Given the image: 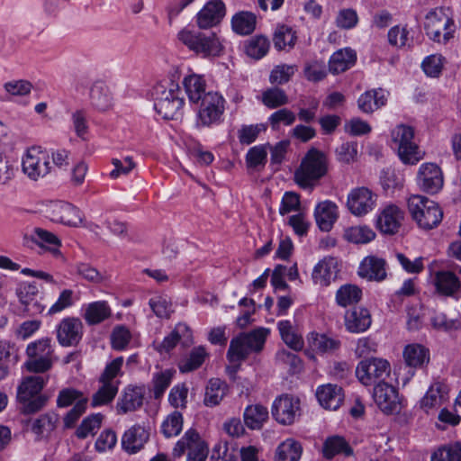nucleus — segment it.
Wrapping results in <instances>:
<instances>
[{
	"mask_svg": "<svg viewBox=\"0 0 461 461\" xmlns=\"http://www.w3.org/2000/svg\"><path fill=\"white\" fill-rule=\"evenodd\" d=\"M177 39L202 58L218 57L223 50L220 37L211 31L185 27L177 33Z\"/></svg>",
	"mask_w": 461,
	"mask_h": 461,
	"instance_id": "obj_1",
	"label": "nucleus"
},
{
	"mask_svg": "<svg viewBox=\"0 0 461 461\" xmlns=\"http://www.w3.org/2000/svg\"><path fill=\"white\" fill-rule=\"evenodd\" d=\"M53 351L51 339L49 338L31 342L26 348L28 356L24 363L26 369L34 373H44L50 370L53 365Z\"/></svg>",
	"mask_w": 461,
	"mask_h": 461,
	"instance_id": "obj_9",
	"label": "nucleus"
},
{
	"mask_svg": "<svg viewBox=\"0 0 461 461\" xmlns=\"http://www.w3.org/2000/svg\"><path fill=\"white\" fill-rule=\"evenodd\" d=\"M388 93L382 89L367 90L357 99V107L364 113H373L386 104Z\"/></svg>",
	"mask_w": 461,
	"mask_h": 461,
	"instance_id": "obj_27",
	"label": "nucleus"
},
{
	"mask_svg": "<svg viewBox=\"0 0 461 461\" xmlns=\"http://www.w3.org/2000/svg\"><path fill=\"white\" fill-rule=\"evenodd\" d=\"M33 240L41 247L48 248L51 253L57 254L60 245L59 240L51 232L41 228L34 230Z\"/></svg>",
	"mask_w": 461,
	"mask_h": 461,
	"instance_id": "obj_62",
	"label": "nucleus"
},
{
	"mask_svg": "<svg viewBox=\"0 0 461 461\" xmlns=\"http://www.w3.org/2000/svg\"><path fill=\"white\" fill-rule=\"evenodd\" d=\"M101 386L92 397L93 406L110 403L118 393L119 386L110 383H100Z\"/></svg>",
	"mask_w": 461,
	"mask_h": 461,
	"instance_id": "obj_55",
	"label": "nucleus"
},
{
	"mask_svg": "<svg viewBox=\"0 0 461 461\" xmlns=\"http://www.w3.org/2000/svg\"><path fill=\"white\" fill-rule=\"evenodd\" d=\"M448 393V386L441 382L435 381L420 400V407L428 411L429 409L441 405Z\"/></svg>",
	"mask_w": 461,
	"mask_h": 461,
	"instance_id": "obj_33",
	"label": "nucleus"
},
{
	"mask_svg": "<svg viewBox=\"0 0 461 461\" xmlns=\"http://www.w3.org/2000/svg\"><path fill=\"white\" fill-rule=\"evenodd\" d=\"M392 142L397 149L398 156L404 164L414 165L423 158L414 141V130L412 127L399 124L391 131Z\"/></svg>",
	"mask_w": 461,
	"mask_h": 461,
	"instance_id": "obj_7",
	"label": "nucleus"
},
{
	"mask_svg": "<svg viewBox=\"0 0 461 461\" xmlns=\"http://www.w3.org/2000/svg\"><path fill=\"white\" fill-rule=\"evenodd\" d=\"M22 170L31 180L43 178L51 170L50 154L41 147L29 148L22 158Z\"/></svg>",
	"mask_w": 461,
	"mask_h": 461,
	"instance_id": "obj_11",
	"label": "nucleus"
},
{
	"mask_svg": "<svg viewBox=\"0 0 461 461\" xmlns=\"http://www.w3.org/2000/svg\"><path fill=\"white\" fill-rule=\"evenodd\" d=\"M269 46V41L266 37L255 36L246 42L245 51L249 57L260 59L267 55Z\"/></svg>",
	"mask_w": 461,
	"mask_h": 461,
	"instance_id": "obj_52",
	"label": "nucleus"
},
{
	"mask_svg": "<svg viewBox=\"0 0 461 461\" xmlns=\"http://www.w3.org/2000/svg\"><path fill=\"white\" fill-rule=\"evenodd\" d=\"M112 310L105 301H96L86 306L84 319L89 325H96L110 318Z\"/></svg>",
	"mask_w": 461,
	"mask_h": 461,
	"instance_id": "obj_36",
	"label": "nucleus"
},
{
	"mask_svg": "<svg viewBox=\"0 0 461 461\" xmlns=\"http://www.w3.org/2000/svg\"><path fill=\"white\" fill-rule=\"evenodd\" d=\"M185 93L192 103H197L203 99L205 93V80L200 75L192 74L183 80Z\"/></svg>",
	"mask_w": 461,
	"mask_h": 461,
	"instance_id": "obj_41",
	"label": "nucleus"
},
{
	"mask_svg": "<svg viewBox=\"0 0 461 461\" xmlns=\"http://www.w3.org/2000/svg\"><path fill=\"white\" fill-rule=\"evenodd\" d=\"M184 453H186V461H206L209 447L196 430L185 431L173 448L175 457H180Z\"/></svg>",
	"mask_w": 461,
	"mask_h": 461,
	"instance_id": "obj_10",
	"label": "nucleus"
},
{
	"mask_svg": "<svg viewBox=\"0 0 461 461\" xmlns=\"http://www.w3.org/2000/svg\"><path fill=\"white\" fill-rule=\"evenodd\" d=\"M328 170L326 155L317 149H311L303 158L299 168L294 173L295 182L304 189H312Z\"/></svg>",
	"mask_w": 461,
	"mask_h": 461,
	"instance_id": "obj_3",
	"label": "nucleus"
},
{
	"mask_svg": "<svg viewBox=\"0 0 461 461\" xmlns=\"http://www.w3.org/2000/svg\"><path fill=\"white\" fill-rule=\"evenodd\" d=\"M432 327L439 331L451 332L461 328V321L457 318H448L443 312L435 313L430 320Z\"/></svg>",
	"mask_w": 461,
	"mask_h": 461,
	"instance_id": "obj_57",
	"label": "nucleus"
},
{
	"mask_svg": "<svg viewBox=\"0 0 461 461\" xmlns=\"http://www.w3.org/2000/svg\"><path fill=\"white\" fill-rule=\"evenodd\" d=\"M103 415L101 413L91 414L85 418L76 430L78 438H86L89 435H94L101 427Z\"/></svg>",
	"mask_w": 461,
	"mask_h": 461,
	"instance_id": "obj_56",
	"label": "nucleus"
},
{
	"mask_svg": "<svg viewBox=\"0 0 461 461\" xmlns=\"http://www.w3.org/2000/svg\"><path fill=\"white\" fill-rule=\"evenodd\" d=\"M371 322V314L366 308L356 307L345 314V326L348 331L353 333L366 331Z\"/></svg>",
	"mask_w": 461,
	"mask_h": 461,
	"instance_id": "obj_30",
	"label": "nucleus"
},
{
	"mask_svg": "<svg viewBox=\"0 0 461 461\" xmlns=\"http://www.w3.org/2000/svg\"><path fill=\"white\" fill-rule=\"evenodd\" d=\"M183 429V416L175 411L169 414L161 425L162 433L166 438L177 436Z\"/></svg>",
	"mask_w": 461,
	"mask_h": 461,
	"instance_id": "obj_60",
	"label": "nucleus"
},
{
	"mask_svg": "<svg viewBox=\"0 0 461 461\" xmlns=\"http://www.w3.org/2000/svg\"><path fill=\"white\" fill-rule=\"evenodd\" d=\"M153 96L155 110L166 120L175 119L185 104L180 86L173 80L158 83L154 86Z\"/></svg>",
	"mask_w": 461,
	"mask_h": 461,
	"instance_id": "obj_2",
	"label": "nucleus"
},
{
	"mask_svg": "<svg viewBox=\"0 0 461 461\" xmlns=\"http://www.w3.org/2000/svg\"><path fill=\"white\" fill-rule=\"evenodd\" d=\"M268 330L259 328L250 332L241 333L232 339L227 352V357L231 363L244 360L251 352H258L263 348Z\"/></svg>",
	"mask_w": 461,
	"mask_h": 461,
	"instance_id": "obj_6",
	"label": "nucleus"
},
{
	"mask_svg": "<svg viewBox=\"0 0 461 461\" xmlns=\"http://www.w3.org/2000/svg\"><path fill=\"white\" fill-rule=\"evenodd\" d=\"M226 15V6L221 0H210L195 15L199 29L208 30L221 23Z\"/></svg>",
	"mask_w": 461,
	"mask_h": 461,
	"instance_id": "obj_19",
	"label": "nucleus"
},
{
	"mask_svg": "<svg viewBox=\"0 0 461 461\" xmlns=\"http://www.w3.org/2000/svg\"><path fill=\"white\" fill-rule=\"evenodd\" d=\"M296 116L294 112L289 109L282 108L273 113L268 122L273 130H278L281 124L290 126L295 122Z\"/></svg>",
	"mask_w": 461,
	"mask_h": 461,
	"instance_id": "obj_64",
	"label": "nucleus"
},
{
	"mask_svg": "<svg viewBox=\"0 0 461 461\" xmlns=\"http://www.w3.org/2000/svg\"><path fill=\"white\" fill-rule=\"evenodd\" d=\"M377 194L371 189L361 186L353 188L348 194L347 207L355 216H365L376 206Z\"/></svg>",
	"mask_w": 461,
	"mask_h": 461,
	"instance_id": "obj_15",
	"label": "nucleus"
},
{
	"mask_svg": "<svg viewBox=\"0 0 461 461\" xmlns=\"http://www.w3.org/2000/svg\"><path fill=\"white\" fill-rule=\"evenodd\" d=\"M409 212L417 225L431 230L442 221L443 212L437 203L420 194L411 195L407 202Z\"/></svg>",
	"mask_w": 461,
	"mask_h": 461,
	"instance_id": "obj_5",
	"label": "nucleus"
},
{
	"mask_svg": "<svg viewBox=\"0 0 461 461\" xmlns=\"http://www.w3.org/2000/svg\"><path fill=\"white\" fill-rule=\"evenodd\" d=\"M434 285L436 291L444 296L456 298L461 293V281L452 271H438L435 274Z\"/></svg>",
	"mask_w": 461,
	"mask_h": 461,
	"instance_id": "obj_23",
	"label": "nucleus"
},
{
	"mask_svg": "<svg viewBox=\"0 0 461 461\" xmlns=\"http://www.w3.org/2000/svg\"><path fill=\"white\" fill-rule=\"evenodd\" d=\"M111 346L113 349L124 350L131 339L130 330L124 325H116L111 333Z\"/></svg>",
	"mask_w": 461,
	"mask_h": 461,
	"instance_id": "obj_59",
	"label": "nucleus"
},
{
	"mask_svg": "<svg viewBox=\"0 0 461 461\" xmlns=\"http://www.w3.org/2000/svg\"><path fill=\"white\" fill-rule=\"evenodd\" d=\"M123 362V357H118L108 363L99 377V383H110L119 386L120 381L118 377L123 374L122 371Z\"/></svg>",
	"mask_w": 461,
	"mask_h": 461,
	"instance_id": "obj_51",
	"label": "nucleus"
},
{
	"mask_svg": "<svg viewBox=\"0 0 461 461\" xmlns=\"http://www.w3.org/2000/svg\"><path fill=\"white\" fill-rule=\"evenodd\" d=\"M207 353L203 347H197L192 349L190 354L181 359L178 363V368L182 373L192 372L199 368L205 360Z\"/></svg>",
	"mask_w": 461,
	"mask_h": 461,
	"instance_id": "obj_49",
	"label": "nucleus"
},
{
	"mask_svg": "<svg viewBox=\"0 0 461 461\" xmlns=\"http://www.w3.org/2000/svg\"><path fill=\"white\" fill-rule=\"evenodd\" d=\"M316 397L323 408L335 411L342 404L344 393L340 386L328 384L318 387Z\"/></svg>",
	"mask_w": 461,
	"mask_h": 461,
	"instance_id": "obj_28",
	"label": "nucleus"
},
{
	"mask_svg": "<svg viewBox=\"0 0 461 461\" xmlns=\"http://www.w3.org/2000/svg\"><path fill=\"white\" fill-rule=\"evenodd\" d=\"M81 401L84 402V405H87V397L82 392L74 388H65L58 394L57 405L59 408H66L72 404H77Z\"/></svg>",
	"mask_w": 461,
	"mask_h": 461,
	"instance_id": "obj_54",
	"label": "nucleus"
},
{
	"mask_svg": "<svg viewBox=\"0 0 461 461\" xmlns=\"http://www.w3.org/2000/svg\"><path fill=\"white\" fill-rule=\"evenodd\" d=\"M90 101L94 107L105 111L112 105L111 93L103 82L95 83L90 89Z\"/></svg>",
	"mask_w": 461,
	"mask_h": 461,
	"instance_id": "obj_42",
	"label": "nucleus"
},
{
	"mask_svg": "<svg viewBox=\"0 0 461 461\" xmlns=\"http://www.w3.org/2000/svg\"><path fill=\"white\" fill-rule=\"evenodd\" d=\"M16 295L23 312L29 315L41 314L45 306L39 300V289L34 283H23L16 289Z\"/></svg>",
	"mask_w": 461,
	"mask_h": 461,
	"instance_id": "obj_20",
	"label": "nucleus"
},
{
	"mask_svg": "<svg viewBox=\"0 0 461 461\" xmlns=\"http://www.w3.org/2000/svg\"><path fill=\"white\" fill-rule=\"evenodd\" d=\"M273 418L282 425H291L301 415V402L298 397L282 394L272 404Z\"/></svg>",
	"mask_w": 461,
	"mask_h": 461,
	"instance_id": "obj_13",
	"label": "nucleus"
},
{
	"mask_svg": "<svg viewBox=\"0 0 461 461\" xmlns=\"http://www.w3.org/2000/svg\"><path fill=\"white\" fill-rule=\"evenodd\" d=\"M417 184L425 193L430 194L438 193L444 185L440 167L435 163L421 164L417 175Z\"/></svg>",
	"mask_w": 461,
	"mask_h": 461,
	"instance_id": "obj_18",
	"label": "nucleus"
},
{
	"mask_svg": "<svg viewBox=\"0 0 461 461\" xmlns=\"http://www.w3.org/2000/svg\"><path fill=\"white\" fill-rule=\"evenodd\" d=\"M261 101L267 108L275 109L289 103L285 92L279 87H271L262 93Z\"/></svg>",
	"mask_w": 461,
	"mask_h": 461,
	"instance_id": "obj_53",
	"label": "nucleus"
},
{
	"mask_svg": "<svg viewBox=\"0 0 461 461\" xmlns=\"http://www.w3.org/2000/svg\"><path fill=\"white\" fill-rule=\"evenodd\" d=\"M296 39L295 32L291 27L279 25L274 33V46L278 50H285L286 48L291 50L294 47Z\"/></svg>",
	"mask_w": 461,
	"mask_h": 461,
	"instance_id": "obj_48",
	"label": "nucleus"
},
{
	"mask_svg": "<svg viewBox=\"0 0 461 461\" xmlns=\"http://www.w3.org/2000/svg\"><path fill=\"white\" fill-rule=\"evenodd\" d=\"M228 384L220 378H212L205 386L203 403L207 407H214L221 403L228 393Z\"/></svg>",
	"mask_w": 461,
	"mask_h": 461,
	"instance_id": "obj_32",
	"label": "nucleus"
},
{
	"mask_svg": "<svg viewBox=\"0 0 461 461\" xmlns=\"http://www.w3.org/2000/svg\"><path fill=\"white\" fill-rule=\"evenodd\" d=\"M244 422L250 429H260L268 420V411L260 404L248 406L243 414Z\"/></svg>",
	"mask_w": 461,
	"mask_h": 461,
	"instance_id": "obj_40",
	"label": "nucleus"
},
{
	"mask_svg": "<svg viewBox=\"0 0 461 461\" xmlns=\"http://www.w3.org/2000/svg\"><path fill=\"white\" fill-rule=\"evenodd\" d=\"M143 389L137 386H128L117 402V410L121 413L133 411L143 403Z\"/></svg>",
	"mask_w": 461,
	"mask_h": 461,
	"instance_id": "obj_31",
	"label": "nucleus"
},
{
	"mask_svg": "<svg viewBox=\"0 0 461 461\" xmlns=\"http://www.w3.org/2000/svg\"><path fill=\"white\" fill-rule=\"evenodd\" d=\"M183 339L186 341L191 338V331L187 325L179 323L174 330L167 336L158 347L159 351L168 352Z\"/></svg>",
	"mask_w": 461,
	"mask_h": 461,
	"instance_id": "obj_47",
	"label": "nucleus"
},
{
	"mask_svg": "<svg viewBox=\"0 0 461 461\" xmlns=\"http://www.w3.org/2000/svg\"><path fill=\"white\" fill-rule=\"evenodd\" d=\"M314 217L321 230L330 231L339 217L338 206L328 200L319 203L314 209Z\"/></svg>",
	"mask_w": 461,
	"mask_h": 461,
	"instance_id": "obj_29",
	"label": "nucleus"
},
{
	"mask_svg": "<svg viewBox=\"0 0 461 461\" xmlns=\"http://www.w3.org/2000/svg\"><path fill=\"white\" fill-rule=\"evenodd\" d=\"M257 17L251 12L242 11L236 14L231 19V26L235 32L248 35L256 28Z\"/></svg>",
	"mask_w": 461,
	"mask_h": 461,
	"instance_id": "obj_45",
	"label": "nucleus"
},
{
	"mask_svg": "<svg viewBox=\"0 0 461 461\" xmlns=\"http://www.w3.org/2000/svg\"><path fill=\"white\" fill-rule=\"evenodd\" d=\"M58 420L55 413H46L35 419L32 424V431L35 434L36 439L48 437L55 429Z\"/></svg>",
	"mask_w": 461,
	"mask_h": 461,
	"instance_id": "obj_44",
	"label": "nucleus"
},
{
	"mask_svg": "<svg viewBox=\"0 0 461 461\" xmlns=\"http://www.w3.org/2000/svg\"><path fill=\"white\" fill-rule=\"evenodd\" d=\"M444 60L442 55L432 54L424 59L421 68L428 77H438L442 72Z\"/></svg>",
	"mask_w": 461,
	"mask_h": 461,
	"instance_id": "obj_63",
	"label": "nucleus"
},
{
	"mask_svg": "<svg viewBox=\"0 0 461 461\" xmlns=\"http://www.w3.org/2000/svg\"><path fill=\"white\" fill-rule=\"evenodd\" d=\"M302 454L301 443L294 438H287L277 446L275 461H299Z\"/></svg>",
	"mask_w": 461,
	"mask_h": 461,
	"instance_id": "obj_37",
	"label": "nucleus"
},
{
	"mask_svg": "<svg viewBox=\"0 0 461 461\" xmlns=\"http://www.w3.org/2000/svg\"><path fill=\"white\" fill-rule=\"evenodd\" d=\"M362 297V291L354 285H344L336 293V302L341 307L357 303Z\"/></svg>",
	"mask_w": 461,
	"mask_h": 461,
	"instance_id": "obj_50",
	"label": "nucleus"
},
{
	"mask_svg": "<svg viewBox=\"0 0 461 461\" xmlns=\"http://www.w3.org/2000/svg\"><path fill=\"white\" fill-rule=\"evenodd\" d=\"M405 219V212L395 203L383 205L376 214L375 226L384 234L394 235L401 229Z\"/></svg>",
	"mask_w": 461,
	"mask_h": 461,
	"instance_id": "obj_14",
	"label": "nucleus"
},
{
	"mask_svg": "<svg viewBox=\"0 0 461 461\" xmlns=\"http://www.w3.org/2000/svg\"><path fill=\"white\" fill-rule=\"evenodd\" d=\"M403 358L410 367H422L429 361V352L420 344H410L404 348Z\"/></svg>",
	"mask_w": 461,
	"mask_h": 461,
	"instance_id": "obj_35",
	"label": "nucleus"
},
{
	"mask_svg": "<svg viewBox=\"0 0 461 461\" xmlns=\"http://www.w3.org/2000/svg\"><path fill=\"white\" fill-rule=\"evenodd\" d=\"M373 397L379 409L385 413H393L399 409L398 392L387 383L377 384L374 388Z\"/></svg>",
	"mask_w": 461,
	"mask_h": 461,
	"instance_id": "obj_22",
	"label": "nucleus"
},
{
	"mask_svg": "<svg viewBox=\"0 0 461 461\" xmlns=\"http://www.w3.org/2000/svg\"><path fill=\"white\" fill-rule=\"evenodd\" d=\"M424 27L432 41L443 43L453 37L456 28L448 9L443 7L435 8L426 15Z\"/></svg>",
	"mask_w": 461,
	"mask_h": 461,
	"instance_id": "obj_8",
	"label": "nucleus"
},
{
	"mask_svg": "<svg viewBox=\"0 0 461 461\" xmlns=\"http://www.w3.org/2000/svg\"><path fill=\"white\" fill-rule=\"evenodd\" d=\"M338 273V260L333 257H325L314 267L312 274L314 284L328 286L335 280Z\"/></svg>",
	"mask_w": 461,
	"mask_h": 461,
	"instance_id": "obj_25",
	"label": "nucleus"
},
{
	"mask_svg": "<svg viewBox=\"0 0 461 461\" xmlns=\"http://www.w3.org/2000/svg\"><path fill=\"white\" fill-rule=\"evenodd\" d=\"M357 59L354 50L341 49L334 52L329 60V69L333 74H339L351 68Z\"/></svg>",
	"mask_w": 461,
	"mask_h": 461,
	"instance_id": "obj_34",
	"label": "nucleus"
},
{
	"mask_svg": "<svg viewBox=\"0 0 461 461\" xmlns=\"http://www.w3.org/2000/svg\"><path fill=\"white\" fill-rule=\"evenodd\" d=\"M277 328L283 341L293 350L300 351L303 349L304 342L303 337L297 332L295 328L288 320L281 321Z\"/></svg>",
	"mask_w": 461,
	"mask_h": 461,
	"instance_id": "obj_38",
	"label": "nucleus"
},
{
	"mask_svg": "<svg viewBox=\"0 0 461 461\" xmlns=\"http://www.w3.org/2000/svg\"><path fill=\"white\" fill-rule=\"evenodd\" d=\"M308 343L312 350L319 354L333 353L340 347L339 340L316 332L309 335Z\"/></svg>",
	"mask_w": 461,
	"mask_h": 461,
	"instance_id": "obj_39",
	"label": "nucleus"
},
{
	"mask_svg": "<svg viewBox=\"0 0 461 461\" xmlns=\"http://www.w3.org/2000/svg\"><path fill=\"white\" fill-rule=\"evenodd\" d=\"M200 101L197 123L207 127L220 123L224 112L223 97L216 92H208Z\"/></svg>",
	"mask_w": 461,
	"mask_h": 461,
	"instance_id": "obj_12",
	"label": "nucleus"
},
{
	"mask_svg": "<svg viewBox=\"0 0 461 461\" xmlns=\"http://www.w3.org/2000/svg\"><path fill=\"white\" fill-rule=\"evenodd\" d=\"M386 262L384 259L375 257H366L358 267V275L369 281L381 282L386 278Z\"/></svg>",
	"mask_w": 461,
	"mask_h": 461,
	"instance_id": "obj_24",
	"label": "nucleus"
},
{
	"mask_svg": "<svg viewBox=\"0 0 461 461\" xmlns=\"http://www.w3.org/2000/svg\"><path fill=\"white\" fill-rule=\"evenodd\" d=\"M48 379L40 375H29L23 379L17 388V399L22 404L21 411L24 414L40 411L47 403L49 398L40 394Z\"/></svg>",
	"mask_w": 461,
	"mask_h": 461,
	"instance_id": "obj_4",
	"label": "nucleus"
},
{
	"mask_svg": "<svg viewBox=\"0 0 461 461\" xmlns=\"http://www.w3.org/2000/svg\"><path fill=\"white\" fill-rule=\"evenodd\" d=\"M323 456L330 459L339 454L346 456H351L353 451L348 442L339 436L329 437L323 443Z\"/></svg>",
	"mask_w": 461,
	"mask_h": 461,
	"instance_id": "obj_43",
	"label": "nucleus"
},
{
	"mask_svg": "<svg viewBox=\"0 0 461 461\" xmlns=\"http://www.w3.org/2000/svg\"><path fill=\"white\" fill-rule=\"evenodd\" d=\"M149 438V431L140 425H133L122 438V447L129 454H135L143 448Z\"/></svg>",
	"mask_w": 461,
	"mask_h": 461,
	"instance_id": "obj_26",
	"label": "nucleus"
},
{
	"mask_svg": "<svg viewBox=\"0 0 461 461\" xmlns=\"http://www.w3.org/2000/svg\"><path fill=\"white\" fill-rule=\"evenodd\" d=\"M83 335V324L77 318H65L58 326L57 339L63 347L76 346Z\"/></svg>",
	"mask_w": 461,
	"mask_h": 461,
	"instance_id": "obj_21",
	"label": "nucleus"
},
{
	"mask_svg": "<svg viewBox=\"0 0 461 461\" xmlns=\"http://www.w3.org/2000/svg\"><path fill=\"white\" fill-rule=\"evenodd\" d=\"M47 217L55 222L76 227L82 222L80 211L64 201H51L46 205Z\"/></svg>",
	"mask_w": 461,
	"mask_h": 461,
	"instance_id": "obj_17",
	"label": "nucleus"
},
{
	"mask_svg": "<svg viewBox=\"0 0 461 461\" xmlns=\"http://www.w3.org/2000/svg\"><path fill=\"white\" fill-rule=\"evenodd\" d=\"M390 364L383 358L362 360L357 366L356 375L361 384L371 385L376 380H384L390 374Z\"/></svg>",
	"mask_w": 461,
	"mask_h": 461,
	"instance_id": "obj_16",
	"label": "nucleus"
},
{
	"mask_svg": "<svg viewBox=\"0 0 461 461\" xmlns=\"http://www.w3.org/2000/svg\"><path fill=\"white\" fill-rule=\"evenodd\" d=\"M343 238L351 243L366 244L375 238V233L367 226H353L344 230Z\"/></svg>",
	"mask_w": 461,
	"mask_h": 461,
	"instance_id": "obj_46",
	"label": "nucleus"
},
{
	"mask_svg": "<svg viewBox=\"0 0 461 461\" xmlns=\"http://www.w3.org/2000/svg\"><path fill=\"white\" fill-rule=\"evenodd\" d=\"M431 461H461V442L439 447L432 454Z\"/></svg>",
	"mask_w": 461,
	"mask_h": 461,
	"instance_id": "obj_61",
	"label": "nucleus"
},
{
	"mask_svg": "<svg viewBox=\"0 0 461 461\" xmlns=\"http://www.w3.org/2000/svg\"><path fill=\"white\" fill-rule=\"evenodd\" d=\"M267 151L265 146H255L246 154V164L249 168L260 170L267 163Z\"/></svg>",
	"mask_w": 461,
	"mask_h": 461,
	"instance_id": "obj_58",
	"label": "nucleus"
}]
</instances>
